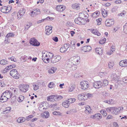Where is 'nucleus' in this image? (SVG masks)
Returning <instances> with one entry per match:
<instances>
[{"label":"nucleus","mask_w":127,"mask_h":127,"mask_svg":"<svg viewBox=\"0 0 127 127\" xmlns=\"http://www.w3.org/2000/svg\"><path fill=\"white\" fill-rule=\"evenodd\" d=\"M123 110V107H119L118 108L116 107H112L111 113L112 114H117L119 113L122 112Z\"/></svg>","instance_id":"1"},{"label":"nucleus","mask_w":127,"mask_h":127,"mask_svg":"<svg viewBox=\"0 0 127 127\" xmlns=\"http://www.w3.org/2000/svg\"><path fill=\"white\" fill-rule=\"evenodd\" d=\"M19 87L20 91L23 92H26L28 90L29 85H28L22 84L19 85Z\"/></svg>","instance_id":"2"},{"label":"nucleus","mask_w":127,"mask_h":127,"mask_svg":"<svg viewBox=\"0 0 127 127\" xmlns=\"http://www.w3.org/2000/svg\"><path fill=\"white\" fill-rule=\"evenodd\" d=\"M80 58L79 56H75L70 58V60L72 61L74 65H77L80 62Z\"/></svg>","instance_id":"3"},{"label":"nucleus","mask_w":127,"mask_h":127,"mask_svg":"<svg viewBox=\"0 0 127 127\" xmlns=\"http://www.w3.org/2000/svg\"><path fill=\"white\" fill-rule=\"evenodd\" d=\"M25 12V9L23 8L21 9L19 11L17 15V19L19 20L21 19L23 17Z\"/></svg>","instance_id":"4"},{"label":"nucleus","mask_w":127,"mask_h":127,"mask_svg":"<svg viewBox=\"0 0 127 127\" xmlns=\"http://www.w3.org/2000/svg\"><path fill=\"white\" fill-rule=\"evenodd\" d=\"M84 14L82 13H80L79 14V16H81V17H78L75 19V22L76 24H80L82 23V21L83 20V18L82 17H83V16H82V15L84 16Z\"/></svg>","instance_id":"5"},{"label":"nucleus","mask_w":127,"mask_h":127,"mask_svg":"<svg viewBox=\"0 0 127 127\" xmlns=\"http://www.w3.org/2000/svg\"><path fill=\"white\" fill-rule=\"evenodd\" d=\"M80 85L82 89L85 90L88 88L89 86V83L87 81H83L81 82Z\"/></svg>","instance_id":"6"},{"label":"nucleus","mask_w":127,"mask_h":127,"mask_svg":"<svg viewBox=\"0 0 127 127\" xmlns=\"http://www.w3.org/2000/svg\"><path fill=\"white\" fill-rule=\"evenodd\" d=\"M11 7L10 6L9 7L4 6L1 8V11L4 13H7L11 9Z\"/></svg>","instance_id":"7"},{"label":"nucleus","mask_w":127,"mask_h":127,"mask_svg":"<svg viewBox=\"0 0 127 127\" xmlns=\"http://www.w3.org/2000/svg\"><path fill=\"white\" fill-rule=\"evenodd\" d=\"M61 59V56L59 55H56L53 57L51 59V62L55 63L59 61Z\"/></svg>","instance_id":"8"},{"label":"nucleus","mask_w":127,"mask_h":127,"mask_svg":"<svg viewBox=\"0 0 127 127\" xmlns=\"http://www.w3.org/2000/svg\"><path fill=\"white\" fill-rule=\"evenodd\" d=\"M69 45L68 43L65 44L63 47L60 48V52L62 53L65 52L69 47Z\"/></svg>","instance_id":"9"},{"label":"nucleus","mask_w":127,"mask_h":127,"mask_svg":"<svg viewBox=\"0 0 127 127\" xmlns=\"http://www.w3.org/2000/svg\"><path fill=\"white\" fill-rule=\"evenodd\" d=\"M114 21L113 19H108L106 20L105 24L106 26L110 27L114 25Z\"/></svg>","instance_id":"10"},{"label":"nucleus","mask_w":127,"mask_h":127,"mask_svg":"<svg viewBox=\"0 0 127 127\" xmlns=\"http://www.w3.org/2000/svg\"><path fill=\"white\" fill-rule=\"evenodd\" d=\"M30 43L33 45L35 46H38L40 45V43L37 40L34 38H32L30 41Z\"/></svg>","instance_id":"11"},{"label":"nucleus","mask_w":127,"mask_h":127,"mask_svg":"<svg viewBox=\"0 0 127 127\" xmlns=\"http://www.w3.org/2000/svg\"><path fill=\"white\" fill-rule=\"evenodd\" d=\"M103 84L100 81H97L95 82L93 84L94 87L95 88H99L103 87Z\"/></svg>","instance_id":"12"},{"label":"nucleus","mask_w":127,"mask_h":127,"mask_svg":"<svg viewBox=\"0 0 127 127\" xmlns=\"http://www.w3.org/2000/svg\"><path fill=\"white\" fill-rule=\"evenodd\" d=\"M2 94L3 95H5L8 99H10L12 95V93L8 90L6 91Z\"/></svg>","instance_id":"13"},{"label":"nucleus","mask_w":127,"mask_h":127,"mask_svg":"<svg viewBox=\"0 0 127 127\" xmlns=\"http://www.w3.org/2000/svg\"><path fill=\"white\" fill-rule=\"evenodd\" d=\"M46 34L49 35L52 32V27L51 26H46L45 27Z\"/></svg>","instance_id":"14"},{"label":"nucleus","mask_w":127,"mask_h":127,"mask_svg":"<svg viewBox=\"0 0 127 127\" xmlns=\"http://www.w3.org/2000/svg\"><path fill=\"white\" fill-rule=\"evenodd\" d=\"M91 49V47L89 45H87L82 47L81 50L84 52H86L90 51Z\"/></svg>","instance_id":"15"},{"label":"nucleus","mask_w":127,"mask_h":127,"mask_svg":"<svg viewBox=\"0 0 127 127\" xmlns=\"http://www.w3.org/2000/svg\"><path fill=\"white\" fill-rule=\"evenodd\" d=\"M10 74L11 76L16 79H19L20 76L18 72H10Z\"/></svg>","instance_id":"16"},{"label":"nucleus","mask_w":127,"mask_h":127,"mask_svg":"<svg viewBox=\"0 0 127 127\" xmlns=\"http://www.w3.org/2000/svg\"><path fill=\"white\" fill-rule=\"evenodd\" d=\"M65 7L63 5L57 6L56 7V10L59 11H62L65 8Z\"/></svg>","instance_id":"17"},{"label":"nucleus","mask_w":127,"mask_h":127,"mask_svg":"<svg viewBox=\"0 0 127 127\" xmlns=\"http://www.w3.org/2000/svg\"><path fill=\"white\" fill-rule=\"evenodd\" d=\"M119 65L122 67H125L127 66V60H122L119 63Z\"/></svg>","instance_id":"18"},{"label":"nucleus","mask_w":127,"mask_h":127,"mask_svg":"<svg viewBox=\"0 0 127 127\" xmlns=\"http://www.w3.org/2000/svg\"><path fill=\"white\" fill-rule=\"evenodd\" d=\"M111 76L112 79L114 80L117 82H119L120 81V77L119 76H117L116 74H114L111 75Z\"/></svg>","instance_id":"19"},{"label":"nucleus","mask_w":127,"mask_h":127,"mask_svg":"<svg viewBox=\"0 0 127 127\" xmlns=\"http://www.w3.org/2000/svg\"><path fill=\"white\" fill-rule=\"evenodd\" d=\"M84 93H82L78 95L77 96L78 99L82 101H85Z\"/></svg>","instance_id":"20"},{"label":"nucleus","mask_w":127,"mask_h":127,"mask_svg":"<svg viewBox=\"0 0 127 127\" xmlns=\"http://www.w3.org/2000/svg\"><path fill=\"white\" fill-rule=\"evenodd\" d=\"M8 99L5 95H3L2 93L0 97V101L2 102H4L7 101Z\"/></svg>","instance_id":"21"},{"label":"nucleus","mask_w":127,"mask_h":127,"mask_svg":"<svg viewBox=\"0 0 127 127\" xmlns=\"http://www.w3.org/2000/svg\"><path fill=\"white\" fill-rule=\"evenodd\" d=\"M45 105L44 103H42L40 105L38 108L40 111H43L46 108L44 106Z\"/></svg>","instance_id":"22"},{"label":"nucleus","mask_w":127,"mask_h":127,"mask_svg":"<svg viewBox=\"0 0 127 127\" xmlns=\"http://www.w3.org/2000/svg\"><path fill=\"white\" fill-rule=\"evenodd\" d=\"M95 51L99 55H101L102 54V49L100 47L96 48L95 49Z\"/></svg>","instance_id":"23"},{"label":"nucleus","mask_w":127,"mask_h":127,"mask_svg":"<svg viewBox=\"0 0 127 127\" xmlns=\"http://www.w3.org/2000/svg\"><path fill=\"white\" fill-rule=\"evenodd\" d=\"M55 96L54 95H51L48 96L47 98V100L48 101H50L52 102H53L55 101Z\"/></svg>","instance_id":"24"},{"label":"nucleus","mask_w":127,"mask_h":127,"mask_svg":"<svg viewBox=\"0 0 127 127\" xmlns=\"http://www.w3.org/2000/svg\"><path fill=\"white\" fill-rule=\"evenodd\" d=\"M75 88V86L74 85L70 84L68 88V92H73Z\"/></svg>","instance_id":"25"},{"label":"nucleus","mask_w":127,"mask_h":127,"mask_svg":"<svg viewBox=\"0 0 127 127\" xmlns=\"http://www.w3.org/2000/svg\"><path fill=\"white\" fill-rule=\"evenodd\" d=\"M77 65H74L72 66L71 67H68V70H67V71H74L77 68Z\"/></svg>","instance_id":"26"},{"label":"nucleus","mask_w":127,"mask_h":127,"mask_svg":"<svg viewBox=\"0 0 127 127\" xmlns=\"http://www.w3.org/2000/svg\"><path fill=\"white\" fill-rule=\"evenodd\" d=\"M85 101L87 100L88 98H90L92 96V95L90 93H84Z\"/></svg>","instance_id":"27"},{"label":"nucleus","mask_w":127,"mask_h":127,"mask_svg":"<svg viewBox=\"0 0 127 127\" xmlns=\"http://www.w3.org/2000/svg\"><path fill=\"white\" fill-rule=\"evenodd\" d=\"M69 105V103L67 100L63 102L62 103L63 106L65 108L68 107Z\"/></svg>","instance_id":"28"},{"label":"nucleus","mask_w":127,"mask_h":127,"mask_svg":"<svg viewBox=\"0 0 127 127\" xmlns=\"http://www.w3.org/2000/svg\"><path fill=\"white\" fill-rule=\"evenodd\" d=\"M33 10L35 16L37 15L40 14L41 13L39 9L37 8H35L33 9Z\"/></svg>","instance_id":"29"},{"label":"nucleus","mask_w":127,"mask_h":127,"mask_svg":"<svg viewBox=\"0 0 127 127\" xmlns=\"http://www.w3.org/2000/svg\"><path fill=\"white\" fill-rule=\"evenodd\" d=\"M8 63V61L5 59H2L0 61V64L1 65H5Z\"/></svg>","instance_id":"30"},{"label":"nucleus","mask_w":127,"mask_h":127,"mask_svg":"<svg viewBox=\"0 0 127 127\" xmlns=\"http://www.w3.org/2000/svg\"><path fill=\"white\" fill-rule=\"evenodd\" d=\"M72 7L73 8L77 10L79 9L80 7L79 4L76 3L73 4L72 5Z\"/></svg>","instance_id":"31"},{"label":"nucleus","mask_w":127,"mask_h":127,"mask_svg":"<svg viewBox=\"0 0 127 127\" xmlns=\"http://www.w3.org/2000/svg\"><path fill=\"white\" fill-rule=\"evenodd\" d=\"M73 64V63L72 61H71L70 60V59L69 60H68L67 62V68L68 67H71L72 66L74 65V64Z\"/></svg>","instance_id":"32"},{"label":"nucleus","mask_w":127,"mask_h":127,"mask_svg":"<svg viewBox=\"0 0 127 127\" xmlns=\"http://www.w3.org/2000/svg\"><path fill=\"white\" fill-rule=\"evenodd\" d=\"M86 110L85 111L87 113H90L91 112V109L90 107L88 105L86 106H85Z\"/></svg>","instance_id":"33"},{"label":"nucleus","mask_w":127,"mask_h":127,"mask_svg":"<svg viewBox=\"0 0 127 127\" xmlns=\"http://www.w3.org/2000/svg\"><path fill=\"white\" fill-rule=\"evenodd\" d=\"M126 12L124 10H123L121 12L118 14V16H121L122 17H124L125 16L126 14Z\"/></svg>","instance_id":"34"},{"label":"nucleus","mask_w":127,"mask_h":127,"mask_svg":"<svg viewBox=\"0 0 127 127\" xmlns=\"http://www.w3.org/2000/svg\"><path fill=\"white\" fill-rule=\"evenodd\" d=\"M53 55L52 53H50V52H49L48 53V58H47L46 59V61H47V62H48V61H49V59L51 58H52L53 57Z\"/></svg>","instance_id":"35"},{"label":"nucleus","mask_w":127,"mask_h":127,"mask_svg":"<svg viewBox=\"0 0 127 127\" xmlns=\"http://www.w3.org/2000/svg\"><path fill=\"white\" fill-rule=\"evenodd\" d=\"M102 14L103 17L105 18L107 15L108 11L105 9H104L102 11Z\"/></svg>","instance_id":"36"},{"label":"nucleus","mask_w":127,"mask_h":127,"mask_svg":"<svg viewBox=\"0 0 127 127\" xmlns=\"http://www.w3.org/2000/svg\"><path fill=\"white\" fill-rule=\"evenodd\" d=\"M25 119L24 118L20 117L17 120L18 122L19 123H22L25 121Z\"/></svg>","instance_id":"37"},{"label":"nucleus","mask_w":127,"mask_h":127,"mask_svg":"<svg viewBox=\"0 0 127 127\" xmlns=\"http://www.w3.org/2000/svg\"><path fill=\"white\" fill-rule=\"evenodd\" d=\"M100 14V12L99 11H96L92 14V17L94 18H95L97 16H99Z\"/></svg>","instance_id":"38"},{"label":"nucleus","mask_w":127,"mask_h":127,"mask_svg":"<svg viewBox=\"0 0 127 127\" xmlns=\"http://www.w3.org/2000/svg\"><path fill=\"white\" fill-rule=\"evenodd\" d=\"M52 18L53 19V18L52 17H48L45 19H43L41 20H40L37 21V24H39L41 23L42 22L44 21L45 20H50Z\"/></svg>","instance_id":"39"},{"label":"nucleus","mask_w":127,"mask_h":127,"mask_svg":"<svg viewBox=\"0 0 127 127\" xmlns=\"http://www.w3.org/2000/svg\"><path fill=\"white\" fill-rule=\"evenodd\" d=\"M14 35L15 34L13 33H9L6 35L5 36V38H7V40L8 37H13Z\"/></svg>","instance_id":"40"},{"label":"nucleus","mask_w":127,"mask_h":127,"mask_svg":"<svg viewBox=\"0 0 127 127\" xmlns=\"http://www.w3.org/2000/svg\"><path fill=\"white\" fill-rule=\"evenodd\" d=\"M106 38L105 37H102L101 38V40L99 42L100 44H103L105 43L106 42Z\"/></svg>","instance_id":"41"},{"label":"nucleus","mask_w":127,"mask_h":127,"mask_svg":"<svg viewBox=\"0 0 127 127\" xmlns=\"http://www.w3.org/2000/svg\"><path fill=\"white\" fill-rule=\"evenodd\" d=\"M33 90L35 91L39 89V84H33Z\"/></svg>","instance_id":"42"},{"label":"nucleus","mask_w":127,"mask_h":127,"mask_svg":"<svg viewBox=\"0 0 127 127\" xmlns=\"http://www.w3.org/2000/svg\"><path fill=\"white\" fill-rule=\"evenodd\" d=\"M49 112L47 111L45 112L43 114V117L46 118H47L49 116Z\"/></svg>","instance_id":"43"},{"label":"nucleus","mask_w":127,"mask_h":127,"mask_svg":"<svg viewBox=\"0 0 127 127\" xmlns=\"http://www.w3.org/2000/svg\"><path fill=\"white\" fill-rule=\"evenodd\" d=\"M95 118L98 119H101L102 118V116L101 114L100 113L96 114H95Z\"/></svg>","instance_id":"44"},{"label":"nucleus","mask_w":127,"mask_h":127,"mask_svg":"<svg viewBox=\"0 0 127 127\" xmlns=\"http://www.w3.org/2000/svg\"><path fill=\"white\" fill-rule=\"evenodd\" d=\"M46 52H43L42 53L43 54L42 56V59L43 62L45 63H46V62L45 61V60H46V58H45V55H46Z\"/></svg>","instance_id":"45"},{"label":"nucleus","mask_w":127,"mask_h":127,"mask_svg":"<svg viewBox=\"0 0 127 127\" xmlns=\"http://www.w3.org/2000/svg\"><path fill=\"white\" fill-rule=\"evenodd\" d=\"M103 87L107 85L108 84V81L106 79H104L103 81Z\"/></svg>","instance_id":"46"},{"label":"nucleus","mask_w":127,"mask_h":127,"mask_svg":"<svg viewBox=\"0 0 127 127\" xmlns=\"http://www.w3.org/2000/svg\"><path fill=\"white\" fill-rule=\"evenodd\" d=\"M113 101L112 99H110L109 100H105L104 102L108 104H111L113 103Z\"/></svg>","instance_id":"47"},{"label":"nucleus","mask_w":127,"mask_h":127,"mask_svg":"<svg viewBox=\"0 0 127 127\" xmlns=\"http://www.w3.org/2000/svg\"><path fill=\"white\" fill-rule=\"evenodd\" d=\"M11 109V108L10 107H7L3 112L4 114L7 113L9 112Z\"/></svg>","instance_id":"48"},{"label":"nucleus","mask_w":127,"mask_h":127,"mask_svg":"<svg viewBox=\"0 0 127 127\" xmlns=\"http://www.w3.org/2000/svg\"><path fill=\"white\" fill-rule=\"evenodd\" d=\"M32 25V24L31 23H28L25 26V29L27 30H28Z\"/></svg>","instance_id":"49"},{"label":"nucleus","mask_w":127,"mask_h":127,"mask_svg":"<svg viewBox=\"0 0 127 127\" xmlns=\"http://www.w3.org/2000/svg\"><path fill=\"white\" fill-rule=\"evenodd\" d=\"M68 103L69 102V104L72 103H73L75 101V98H70L69 99L67 100Z\"/></svg>","instance_id":"50"},{"label":"nucleus","mask_w":127,"mask_h":127,"mask_svg":"<svg viewBox=\"0 0 127 127\" xmlns=\"http://www.w3.org/2000/svg\"><path fill=\"white\" fill-rule=\"evenodd\" d=\"M55 84L53 82H51L49 84L48 86L51 88H53L55 86Z\"/></svg>","instance_id":"51"},{"label":"nucleus","mask_w":127,"mask_h":127,"mask_svg":"<svg viewBox=\"0 0 127 127\" xmlns=\"http://www.w3.org/2000/svg\"><path fill=\"white\" fill-rule=\"evenodd\" d=\"M24 99V97L23 96L20 95L19 97L18 100L19 102H21Z\"/></svg>","instance_id":"52"},{"label":"nucleus","mask_w":127,"mask_h":127,"mask_svg":"<svg viewBox=\"0 0 127 127\" xmlns=\"http://www.w3.org/2000/svg\"><path fill=\"white\" fill-rule=\"evenodd\" d=\"M115 51V50L113 48H112L110 49L109 51L107 53V54L108 55H110L112 53Z\"/></svg>","instance_id":"53"},{"label":"nucleus","mask_w":127,"mask_h":127,"mask_svg":"<svg viewBox=\"0 0 127 127\" xmlns=\"http://www.w3.org/2000/svg\"><path fill=\"white\" fill-rule=\"evenodd\" d=\"M100 112L104 116H106L107 115L106 111L104 110H101L100 111Z\"/></svg>","instance_id":"54"},{"label":"nucleus","mask_w":127,"mask_h":127,"mask_svg":"<svg viewBox=\"0 0 127 127\" xmlns=\"http://www.w3.org/2000/svg\"><path fill=\"white\" fill-rule=\"evenodd\" d=\"M123 31L124 32L127 33V23L124 26Z\"/></svg>","instance_id":"55"},{"label":"nucleus","mask_w":127,"mask_h":127,"mask_svg":"<svg viewBox=\"0 0 127 127\" xmlns=\"http://www.w3.org/2000/svg\"><path fill=\"white\" fill-rule=\"evenodd\" d=\"M53 114L55 115L58 116L61 115V114L60 113L59 111H55L53 112Z\"/></svg>","instance_id":"56"},{"label":"nucleus","mask_w":127,"mask_h":127,"mask_svg":"<svg viewBox=\"0 0 127 127\" xmlns=\"http://www.w3.org/2000/svg\"><path fill=\"white\" fill-rule=\"evenodd\" d=\"M8 59L10 60L11 61L14 62H16L17 61L16 59L13 56H12L10 58H8Z\"/></svg>","instance_id":"57"},{"label":"nucleus","mask_w":127,"mask_h":127,"mask_svg":"<svg viewBox=\"0 0 127 127\" xmlns=\"http://www.w3.org/2000/svg\"><path fill=\"white\" fill-rule=\"evenodd\" d=\"M57 68L56 67H52L50 69H49L48 71H55L56 70Z\"/></svg>","instance_id":"58"},{"label":"nucleus","mask_w":127,"mask_h":127,"mask_svg":"<svg viewBox=\"0 0 127 127\" xmlns=\"http://www.w3.org/2000/svg\"><path fill=\"white\" fill-rule=\"evenodd\" d=\"M63 97L61 95L55 96V99H57L58 100H60L63 99Z\"/></svg>","instance_id":"59"},{"label":"nucleus","mask_w":127,"mask_h":127,"mask_svg":"<svg viewBox=\"0 0 127 127\" xmlns=\"http://www.w3.org/2000/svg\"><path fill=\"white\" fill-rule=\"evenodd\" d=\"M33 117H34L33 115H31L27 116L26 117V119L27 121H29Z\"/></svg>","instance_id":"60"},{"label":"nucleus","mask_w":127,"mask_h":127,"mask_svg":"<svg viewBox=\"0 0 127 127\" xmlns=\"http://www.w3.org/2000/svg\"><path fill=\"white\" fill-rule=\"evenodd\" d=\"M114 66L113 63V62H109L108 63V66L111 69Z\"/></svg>","instance_id":"61"},{"label":"nucleus","mask_w":127,"mask_h":127,"mask_svg":"<svg viewBox=\"0 0 127 127\" xmlns=\"http://www.w3.org/2000/svg\"><path fill=\"white\" fill-rule=\"evenodd\" d=\"M32 17H34L35 16V13L33 11V10L31 11V12L29 14Z\"/></svg>","instance_id":"62"},{"label":"nucleus","mask_w":127,"mask_h":127,"mask_svg":"<svg viewBox=\"0 0 127 127\" xmlns=\"http://www.w3.org/2000/svg\"><path fill=\"white\" fill-rule=\"evenodd\" d=\"M118 7L117 6H115L111 10L113 12H116L117 10Z\"/></svg>","instance_id":"63"},{"label":"nucleus","mask_w":127,"mask_h":127,"mask_svg":"<svg viewBox=\"0 0 127 127\" xmlns=\"http://www.w3.org/2000/svg\"><path fill=\"white\" fill-rule=\"evenodd\" d=\"M112 110V107H109L106 109V111L107 112H111Z\"/></svg>","instance_id":"64"}]
</instances>
